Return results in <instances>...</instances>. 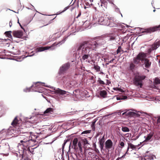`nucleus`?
<instances>
[{
    "label": "nucleus",
    "mask_w": 160,
    "mask_h": 160,
    "mask_svg": "<svg viewBox=\"0 0 160 160\" xmlns=\"http://www.w3.org/2000/svg\"><path fill=\"white\" fill-rule=\"evenodd\" d=\"M79 142H80L79 141ZM78 142H79L78 141V138H75L72 141L73 145L72 148L75 149H76V148H77V144H78Z\"/></svg>",
    "instance_id": "obj_19"
},
{
    "label": "nucleus",
    "mask_w": 160,
    "mask_h": 160,
    "mask_svg": "<svg viewBox=\"0 0 160 160\" xmlns=\"http://www.w3.org/2000/svg\"><path fill=\"white\" fill-rule=\"evenodd\" d=\"M100 95L101 97L105 98L107 95V92L105 90H102L100 91Z\"/></svg>",
    "instance_id": "obj_25"
},
{
    "label": "nucleus",
    "mask_w": 160,
    "mask_h": 160,
    "mask_svg": "<svg viewBox=\"0 0 160 160\" xmlns=\"http://www.w3.org/2000/svg\"><path fill=\"white\" fill-rule=\"evenodd\" d=\"M146 55L145 53L143 52L140 53L134 59V62L135 64H138L141 61L142 63L145 59L146 58Z\"/></svg>",
    "instance_id": "obj_7"
},
{
    "label": "nucleus",
    "mask_w": 160,
    "mask_h": 160,
    "mask_svg": "<svg viewBox=\"0 0 160 160\" xmlns=\"http://www.w3.org/2000/svg\"><path fill=\"white\" fill-rule=\"evenodd\" d=\"M54 90H55V93L56 94H57L62 95H64L66 94L67 96L69 95L70 94V93L66 91L63 90H62L59 88H58L56 89H55V88H54Z\"/></svg>",
    "instance_id": "obj_10"
},
{
    "label": "nucleus",
    "mask_w": 160,
    "mask_h": 160,
    "mask_svg": "<svg viewBox=\"0 0 160 160\" xmlns=\"http://www.w3.org/2000/svg\"><path fill=\"white\" fill-rule=\"evenodd\" d=\"M122 130L124 132H128L130 131L129 128L126 127H122Z\"/></svg>",
    "instance_id": "obj_30"
},
{
    "label": "nucleus",
    "mask_w": 160,
    "mask_h": 160,
    "mask_svg": "<svg viewBox=\"0 0 160 160\" xmlns=\"http://www.w3.org/2000/svg\"><path fill=\"white\" fill-rule=\"evenodd\" d=\"M95 123V122H92V125H91L92 127L94 126Z\"/></svg>",
    "instance_id": "obj_50"
},
{
    "label": "nucleus",
    "mask_w": 160,
    "mask_h": 160,
    "mask_svg": "<svg viewBox=\"0 0 160 160\" xmlns=\"http://www.w3.org/2000/svg\"><path fill=\"white\" fill-rule=\"evenodd\" d=\"M136 146L134 145L131 144V143H128V147L127 148V152H126V154L128 153V152L129 148H131L132 150L135 149H136Z\"/></svg>",
    "instance_id": "obj_24"
},
{
    "label": "nucleus",
    "mask_w": 160,
    "mask_h": 160,
    "mask_svg": "<svg viewBox=\"0 0 160 160\" xmlns=\"http://www.w3.org/2000/svg\"><path fill=\"white\" fill-rule=\"evenodd\" d=\"M84 94H85V97H88L90 96V95H89L88 94V92L87 91H84Z\"/></svg>",
    "instance_id": "obj_39"
},
{
    "label": "nucleus",
    "mask_w": 160,
    "mask_h": 160,
    "mask_svg": "<svg viewBox=\"0 0 160 160\" xmlns=\"http://www.w3.org/2000/svg\"><path fill=\"white\" fill-rule=\"evenodd\" d=\"M89 1L91 2H93V0H89Z\"/></svg>",
    "instance_id": "obj_60"
},
{
    "label": "nucleus",
    "mask_w": 160,
    "mask_h": 160,
    "mask_svg": "<svg viewBox=\"0 0 160 160\" xmlns=\"http://www.w3.org/2000/svg\"><path fill=\"white\" fill-rule=\"evenodd\" d=\"M135 67V65L133 63H131L130 65L129 68L131 70H132Z\"/></svg>",
    "instance_id": "obj_31"
},
{
    "label": "nucleus",
    "mask_w": 160,
    "mask_h": 160,
    "mask_svg": "<svg viewBox=\"0 0 160 160\" xmlns=\"http://www.w3.org/2000/svg\"><path fill=\"white\" fill-rule=\"evenodd\" d=\"M113 143L110 139H108L105 143V148L107 149H111Z\"/></svg>",
    "instance_id": "obj_14"
},
{
    "label": "nucleus",
    "mask_w": 160,
    "mask_h": 160,
    "mask_svg": "<svg viewBox=\"0 0 160 160\" xmlns=\"http://www.w3.org/2000/svg\"><path fill=\"white\" fill-rule=\"evenodd\" d=\"M104 137L103 136L99 141V144L104 143Z\"/></svg>",
    "instance_id": "obj_34"
},
{
    "label": "nucleus",
    "mask_w": 160,
    "mask_h": 160,
    "mask_svg": "<svg viewBox=\"0 0 160 160\" xmlns=\"http://www.w3.org/2000/svg\"><path fill=\"white\" fill-rule=\"evenodd\" d=\"M119 145L122 148L124 147V143L122 141H121L119 142Z\"/></svg>",
    "instance_id": "obj_40"
},
{
    "label": "nucleus",
    "mask_w": 160,
    "mask_h": 160,
    "mask_svg": "<svg viewBox=\"0 0 160 160\" xmlns=\"http://www.w3.org/2000/svg\"><path fill=\"white\" fill-rule=\"evenodd\" d=\"M92 65H93L94 68L97 72H98L100 71V67L95 64V63H93V64Z\"/></svg>",
    "instance_id": "obj_27"
},
{
    "label": "nucleus",
    "mask_w": 160,
    "mask_h": 160,
    "mask_svg": "<svg viewBox=\"0 0 160 160\" xmlns=\"http://www.w3.org/2000/svg\"><path fill=\"white\" fill-rule=\"evenodd\" d=\"M105 40L103 39H100L97 40L92 42H86L87 44L88 45L92 50L99 48L105 43Z\"/></svg>",
    "instance_id": "obj_4"
},
{
    "label": "nucleus",
    "mask_w": 160,
    "mask_h": 160,
    "mask_svg": "<svg viewBox=\"0 0 160 160\" xmlns=\"http://www.w3.org/2000/svg\"><path fill=\"white\" fill-rule=\"evenodd\" d=\"M153 135V133L151 132L147 136L144 137L145 140H144V142H150L152 140V138Z\"/></svg>",
    "instance_id": "obj_12"
},
{
    "label": "nucleus",
    "mask_w": 160,
    "mask_h": 160,
    "mask_svg": "<svg viewBox=\"0 0 160 160\" xmlns=\"http://www.w3.org/2000/svg\"><path fill=\"white\" fill-rule=\"evenodd\" d=\"M157 122L158 123H160V117L158 118L157 120Z\"/></svg>",
    "instance_id": "obj_52"
},
{
    "label": "nucleus",
    "mask_w": 160,
    "mask_h": 160,
    "mask_svg": "<svg viewBox=\"0 0 160 160\" xmlns=\"http://www.w3.org/2000/svg\"><path fill=\"white\" fill-rule=\"evenodd\" d=\"M159 47V44H158L157 42H156L152 45L151 48L149 49V50L152 51L156 49Z\"/></svg>",
    "instance_id": "obj_21"
},
{
    "label": "nucleus",
    "mask_w": 160,
    "mask_h": 160,
    "mask_svg": "<svg viewBox=\"0 0 160 160\" xmlns=\"http://www.w3.org/2000/svg\"><path fill=\"white\" fill-rule=\"evenodd\" d=\"M34 54H34V53H33V54H31V55H30L29 56H30V57L34 55Z\"/></svg>",
    "instance_id": "obj_57"
},
{
    "label": "nucleus",
    "mask_w": 160,
    "mask_h": 160,
    "mask_svg": "<svg viewBox=\"0 0 160 160\" xmlns=\"http://www.w3.org/2000/svg\"><path fill=\"white\" fill-rule=\"evenodd\" d=\"M67 142V141H64V143L63 144V148L64 146L66 144V143Z\"/></svg>",
    "instance_id": "obj_55"
},
{
    "label": "nucleus",
    "mask_w": 160,
    "mask_h": 160,
    "mask_svg": "<svg viewBox=\"0 0 160 160\" xmlns=\"http://www.w3.org/2000/svg\"><path fill=\"white\" fill-rule=\"evenodd\" d=\"M86 4L87 6H88L89 7H90L92 5V3L89 4L88 2L86 3Z\"/></svg>",
    "instance_id": "obj_49"
},
{
    "label": "nucleus",
    "mask_w": 160,
    "mask_h": 160,
    "mask_svg": "<svg viewBox=\"0 0 160 160\" xmlns=\"http://www.w3.org/2000/svg\"><path fill=\"white\" fill-rule=\"evenodd\" d=\"M127 96H122L120 97L117 98V99L118 100H122V99H127Z\"/></svg>",
    "instance_id": "obj_33"
},
{
    "label": "nucleus",
    "mask_w": 160,
    "mask_h": 160,
    "mask_svg": "<svg viewBox=\"0 0 160 160\" xmlns=\"http://www.w3.org/2000/svg\"><path fill=\"white\" fill-rule=\"evenodd\" d=\"M121 47L120 46L118 47V49L117 51V54L118 53L121 51Z\"/></svg>",
    "instance_id": "obj_43"
},
{
    "label": "nucleus",
    "mask_w": 160,
    "mask_h": 160,
    "mask_svg": "<svg viewBox=\"0 0 160 160\" xmlns=\"http://www.w3.org/2000/svg\"><path fill=\"white\" fill-rule=\"evenodd\" d=\"M104 143L99 144L100 145V148L101 149H103L104 147Z\"/></svg>",
    "instance_id": "obj_46"
},
{
    "label": "nucleus",
    "mask_w": 160,
    "mask_h": 160,
    "mask_svg": "<svg viewBox=\"0 0 160 160\" xmlns=\"http://www.w3.org/2000/svg\"><path fill=\"white\" fill-rule=\"evenodd\" d=\"M154 82L156 84H160V79L158 78H156L155 79Z\"/></svg>",
    "instance_id": "obj_32"
},
{
    "label": "nucleus",
    "mask_w": 160,
    "mask_h": 160,
    "mask_svg": "<svg viewBox=\"0 0 160 160\" xmlns=\"http://www.w3.org/2000/svg\"><path fill=\"white\" fill-rule=\"evenodd\" d=\"M115 59V57L114 58H112L111 60L109 61V63H111Z\"/></svg>",
    "instance_id": "obj_47"
},
{
    "label": "nucleus",
    "mask_w": 160,
    "mask_h": 160,
    "mask_svg": "<svg viewBox=\"0 0 160 160\" xmlns=\"http://www.w3.org/2000/svg\"><path fill=\"white\" fill-rule=\"evenodd\" d=\"M81 13H79V14L78 15V16L77 17V18L78 17H79L81 15Z\"/></svg>",
    "instance_id": "obj_59"
},
{
    "label": "nucleus",
    "mask_w": 160,
    "mask_h": 160,
    "mask_svg": "<svg viewBox=\"0 0 160 160\" xmlns=\"http://www.w3.org/2000/svg\"><path fill=\"white\" fill-rule=\"evenodd\" d=\"M91 132V130H86V131H84L83 132L82 134H88V133H89L90 132Z\"/></svg>",
    "instance_id": "obj_41"
},
{
    "label": "nucleus",
    "mask_w": 160,
    "mask_h": 160,
    "mask_svg": "<svg viewBox=\"0 0 160 160\" xmlns=\"http://www.w3.org/2000/svg\"><path fill=\"white\" fill-rule=\"evenodd\" d=\"M139 137V136H138L136 137V139H137V138H138Z\"/></svg>",
    "instance_id": "obj_61"
},
{
    "label": "nucleus",
    "mask_w": 160,
    "mask_h": 160,
    "mask_svg": "<svg viewBox=\"0 0 160 160\" xmlns=\"http://www.w3.org/2000/svg\"><path fill=\"white\" fill-rule=\"evenodd\" d=\"M160 28V25L158 26H156L154 27L150 28L149 29L151 32H154L158 30V28Z\"/></svg>",
    "instance_id": "obj_29"
},
{
    "label": "nucleus",
    "mask_w": 160,
    "mask_h": 160,
    "mask_svg": "<svg viewBox=\"0 0 160 160\" xmlns=\"http://www.w3.org/2000/svg\"><path fill=\"white\" fill-rule=\"evenodd\" d=\"M122 115H125L128 117L137 116L138 114L136 113L130 111H127L122 113Z\"/></svg>",
    "instance_id": "obj_13"
},
{
    "label": "nucleus",
    "mask_w": 160,
    "mask_h": 160,
    "mask_svg": "<svg viewBox=\"0 0 160 160\" xmlns=\"http://www.w3.org/2000/svg\"><path fill=\"white\" fill-rule=\"evenodd\" d=\"M73 95L77 98H80V91L79 90H76L73 92Z\"/></svg>",
    "instance_id": "obj_20"
},
{
    "label": "nucleus",
    "mask_w": 160,
    "mask_h": 160,
    "mask_svg": "<svg viewBox=\"0 0 160 160\" xmlns=\"http://www.w3.org/2000/svg\"><path fill=\"white\" fill-rule=\"evenodd\" d=\"M111 58V57H110V56H109L108 57V60H109V59H110Z\"/></svg>",
    "instance_id": "obj_58"
},
{
    "label": "nucleus",
    "mask_w": 160,
    "mask_h": 160,
    "mask_svg": "<svg viewBox=\"0 0 160 160\" xmlns=\"http://www.w3.org/2000/svg\"><path fill=\"white\" fill-rule=\"evenodd\" d=\"M20 142L21 143H22V142H26V141H25V140H21L20 141Z\"/></svg>",
    "instance_id": "obj_53"
},
{
    "label": "nucleus",
    "mask_w": 160,
    "mask_h": 160,
    "mask_svg": "<svg viewBox=\"0 0 160 160\" xmlns=\"http://www.w3.org/2000/svg\"><path fill=\"white\" fill-rule=\"evenodd\" d=\"M12 22L11 21H10L9 22V26L10 27H11L12 26Z\"/></svg>",
    "instance_id": "obj_51"
},
{
    "label": "nucleus",
    "mask_w": 160,
    "mask_h": 160,
    "mask_svg": "<svg viewBox=\"0 0 160 160\" xmlns=\"http://www.w3.org/2000/svg\"><path fill=\"white\" fill-rule=\"evenodd\" d=\"M31 6L32 7V8H33L34 9H35L34 8V7H33V6H32V5H31Z\"/></svg>",
    "instance_id": "obj_62"
},
{
    "label": "nucleus",
    "mask_w": 160,
    "mask_h": 160,
    "mask_svg": "<svg viewBox=\"0 0 160 160\" xmlns=\"http://www.w3.org/2000/svg\"><path fill=\"white\" fill-rule=\"evenodd\" d=\"M93 22L98 23L99 24L104 25H106L107 22V20L105 19L104 18L102 17H100L98 18L97 19L96 17H94L93 19Z\"/></svg>",
    "instance_id": "obj_8"
},
{
    "label": "nucleus",
    "mask_w": 160,
    "mask_h": 160,
    "mask_svg": "<svg viewBox=\"0 0 160 160\" xmlns=\"http://www.w3.org/2000/svg\"><path fill=\"white\" fill-rule=\"evenodd\" d=\"M12 34L14 37L20 38L23 35V32L20 30L14 31L12 32Z\"/></svg>",
    "instance_id": "obj_11"
},
{
    "label": "nucleus",
    "mask_w": 160,
    "mask_h": 160,
    "mask_svg": "<svg viewBox=\"0 0 160 160\" xmlns=\"http://www.w3.org/2000/svg\"><path fill=\"white\" fill-rule=\"evenodd\" d=\"M78 146L79 148V149L81 152H82V144L80 142H78Z\"/></svg>",
    "instance_id": "obj_35"
},
{
    "label": "nucleus",
    "mask_w": 160,
    "mask_h": 160,
    "mask_svg": "<svg viewBox=\"0 0 160 160\" xmlns=\"http://www.w3.org/2000/svg\"><path fill=\"white\" fill-rule=\"evenodd\" d=\"M67 37L63 39V40L59 42L58 43H55L52 44L50 46H46L45 47H40L37 48L35 50V52L36 53L38 52H42L45 50H47L50 49L51 50H54L56 46H59L60 45L64 43L65 41L66 40Z\"/></svg>",
    "instance_id": "obj_3"
},
{
    "label": "nucleus",
    "mask_w": 160,
    "mask_h": 160,
    "mask_svg": "<svg viewBox=\"0 0 160 160\" xmlns=\"http://www.w3.org/2000/svg\"><path fill=\"white\" fill-rule=\"evenodd\" d=\"M68 7H65L64 8V10L62 11L61 13H62V12H65L66 10L67 9H68Z\"/></svg>",
    "instance_id": "obj_48"
},
{
    "label": "nucleus",
    "mask_w": 160,
    "mask_h": 160,
    "mask_svg": "<svg viewBox=\"0 0 160 160\" xmlns=\"http://www.w3.org/2000/svg\"><path fill=\"white\" fill-rule=\"evenodd\" d=\"M157 42L158 43V44H159V46L160 45V40H159L158 42Z\"/></svg>",
    "instance_id": "obj_56"
},
{
    "label": "nucleus",
    "mask_w": 160,
    "mask_h": 160,
    "mask_svg": "<svg viewBox=\"0 0 160 160\" xmlns=\"http://www.w3.org/2000/svg\"><path fill=\"white\" fill-rule=\"evenodd\" d=\"M92 50L87 44L86 42L81 43L78 48L76 52V56L80 57L82 55V59L86 62L92 64V62L95 63V62L92 58L91 51ZM75 53H74V55Z\"/></svg>",
    "instance_id": "obj_1"
},
{
    "label": "nucleus",
    "mask_w": 160,
    "mask_h": 160,
    "mask_svg": "<svg viewBox=\"0 0 160 160\" xmlns=\"http://www.w3.org/2000/svg\"><path fill=\"white\" fill-rule=\"evenodd\" d=\"M116 20L113 17H109L108 20L107 21V23L106 24V25L109 26L110 27H122V28L123 26L119 24H118L116 22Z\"/></svg>",
    "instance_id": "obj_6"
},
{
    "label": "nucleus",
    "mask_w": 160,
    "mask_h": 160,
    "mask_svg": "<svg viewBox=\"0 0 160 160\" xmlns=\"http://www.w3.org/2000/svg\"><path fill=\"white\" fill-rule=\"evenodd\" d=\"M145 76L140 75L138 73L136 74L133 79L134 84L138 87L141 88L142 85V80L145 78Z\"/></svg>",
    "instance_id": "obj_5"
},
{
    "label": "nucleus",
    "mask_w": 160,
    "mask_h": 160,
    "mask_svg": "<svg viewBox=\"0 0 160 160\" xmlns=\"http://www.w3.org/2000/svg\"><path fill=\"white\" fill-rule=\"evenodd\" d=\"M38 83L40 85H42V86H46L42 84H45L44 82H37L34 83L30 88H27L23 89L24 92H28L30 91L38 92H41L43 91V89L42 88H41V86L38 85Z\"/></svg>",
    "instance_id": "obj_2"
},
{
    "label": "nucleus",
    "mask_w": 160,
    "mask_h": 160,
    "mask_svg": "<svg viewBox=\"0 0 160 160\" xmlns=\"http://www.w3.org/2000/svg\"><path fill=\"white\" fill-rule=\"evenodd\" d=\"M114 90H118L119 91L121 92H123V91L122 89L120 88H114L113 89Z\"/></svg>",
    "instance_id": "obj_45"
},
{
    "label": "nucleus",
    "mask_w": 160,
    "mask_h": 160,
    "mask_svg": "<svg viewBox=\"0 0 160 160\" xmlns=\"http://www.w3.org/2000/svg\"><path fill=\"white\" fill-rule=\"evenodd\" d=\"M12 53L14 54H17L18 53H17V52L15 51H12Z\"/></svg>",
    "instance_id": "obj_54"
},
{
    "label": "nucleus",
    "mask_w": 160,
    "mask_h": 160,
    "mask_svg": "<svg viewBox=\"0 0 160 160\" xmlns=\"http://www.w3.org/2000/svg\"><path fill=\"white\" fill-rule=\"evenodd\" d=\"M78 85V83L76 81L73 80L66 83V86L68 89H70L72 88H74L77 87Z\"/></svg>",
    "instance_id": "obj_9"
},
{
    "label": "nucleus",
    "mask_w": 160,
    "mask_h": 160,
    "mask_svg": "<svg viewBox=\"0 0 160 160\" xmlns=\"http://www.w3.org/2000/svg\"><path fill=\"white\" fill-rule=\"evenodd\" d=\"M12 31H11L6 32L5 33L6 36L9 38L10 40H12V36L11 35Z\"/></svg>",
    "instance_id": "obj_22"
},
{
    "label": "nucleus",
    "mask_w": 160,
    "mask_h": 160,
    "mask_svg": "<svg viewBox=\"0 0 160 160\" xmlns=\"http://www.w3.org/2000/svg\"><path fill=\"white\" fill-rule=\"evenodd\" d=\"M70 66V64L69 63H67L63 64L60 68V72L62 73L63 72L67 70L69 68Z\"/></svg>",
    "instance_id": "obj_15"
},
{
    "label": "nucleus",
    "mask_w": 160,
    "mask_h": 160,
    "mask_svg": "<svg viewBox=\"0 0 160 160\" xmlns=\"http://www.w3.org/2000/svg\"><path fill=\"white\" fill-rule=\"evenodd\" d=\"M18 124V121L17 119V117L15 118L14 120L11 123L12 125L13 126H16Z\"/></svg>",
    "instance_id": "obj_28"
},
{
    "label": "nucleus",
    "mask_w": 160,
    "mask_h": 160,
    "mask_svg": "<svg viewBox=\"0 0 160 160\" xmlns=\"http://www.w3.org/2000/svg\"><path fill=\"white\" fill-rule=\"evenodd\" d=\"M115 11L116 12H119L121 14L122 17V14L120 12V10H119V9L117 7H116L115 9Z\"/></svg>",
    "instance_id": "obj_42"
},
{
    "label": "nucleus",
    "mask_w": 160,
    "mask_h": 160,
    "mask_svg": "<svg viewBox=\"0 0 160 160\" xmlns=\"http://www.w3.org/2000/svg\"><path fill=\"white\" fill-rule=\"evenodd\" d=\"M98 82L100 84H104V82L102 80H101L100 78H98Z\"/></svg>",
    "instance_id": "obj_36"
},
{
    "label": "nucleus",
    "mask_w": 160,
    "mask_h": 160,
    "mask_svg": "<svg viewBox=\"0 0 160 160\" xmlns=\"http://www.w3.org/2000/svg\"><path fill=\"white\" fill-rule=\"evenodd\" d=\"M31 132H30L29 133H25V135L22 136V138H23V140L26 141L27 142L29 141L31 139V136L30 135Z\"/></svg>",
    "instance_id": "obj_17"
},
{
    "label": "nucleus",
    "mask_w": 160,
    "mask_h": 160,
    "mask_svg": "<svg viewBox=\"0 0 160 160\" xmlns=\"http://www.w3.org/2000/svg\"><path fill=\"white\" fill-rule=\"evenodd\" d=\"M155 138L157 139H160V132H158L155 136Z\"/></svg>",
    "instance_id": "obj_37"
},
{
    "label": "nucleus",
    "mask_w": 160,
    "mask_h": 160,
    "mask_svg": "<svg viewBox=\"0 0 160 160\" xmlns=\"http://www.w3.org/2000/svg\"><path fill=\"white\" fill-rule=\"evenodd\" d=\"M7 40L6 39H0V42L3 43V44H6L8 45L9 44L8 43H5V42H6Z\"/></svg>",
    "instance_id": "obj_38"
},
{
    "label": "nucleus",
    "mask_w": 160,
    "mask_h": 160,
    "mask_svg": "<svg viewBox=\"0 0 160 160\" xmlns=\"http://www.w3.org/2000/svg\"><path fill=\"white\" fill-rule=\"evenodd\" d=\"M89 24L90 23L89 22L86 21L83 23L82 27L83 28H88Z\"/></svg>",
    "instance_id": "obj_26"
},
{
    "label": "nucleus",
    "mask_w": 160,
    "mask_h": 160,
    "mask_svg": "<svg viewBox=\"0 0 160 160\" xmlns=\"http://www.w3.org/2000/svg\"><path fill=\"white\" fill-rule=\"evenodd\" d=\"M115 37L114 36H111L109 38V40L110 41L113 40H115Z\"/></svg>",
    "instance_id": "obj_44"
},
{
    "label": "nucleus",
    "mask_w": 160,
    "mask_h": 160,
    "mask_svg": "<svg viewBox=\"0 0 160 160\" xmlns=\"http://www.w3.org/2000/svg\"><path fill=\"white\" fill-rule=\"evenodd\" d=\"M70 79L71 77L70 76L67 75L63 77L62 78L61 80L64 83H65L66 82H68L70 80Z\"/></svg>",
    "instance_id": "obj_18"
},
{
    "label": "nucleus",
    "mask_w": 160,
    "mask_h": 160,
    "mask_svg": "<svg viewBox=\"0 0 160 160\" xmlns=\"http://www.w3.org/2000/svg\"><path fill=\"white\" fill-rule=\"evenodd\" d=\"M53 112V110L52 108H47L44 112V114H45V115H46V114H45L46 113H52Z\"/></svg>",
    "instance_id": "obj_23"
},
{
    "label": "nucleus",
    "mask_w": 160,
    "mask_h": 160,
    "mask_svg": "<svg viewBox=\"0 0 160 160\" xmlns=\"http://www.w3.org/2000/svg\"><path fill=\"white\" fill-rule=\"evenodd\" d=\"M159 66L160 67V60L159 61Z\"/></svg>",
    "instance_id": "obj_64"
},
{
    "label": "nucleus",
    "mask_w": 160,
    "mask_h": 160,
    "mask_svg": "<svg viewBox=\"0 0 160 160\" xmlns=\"http://www.w3.org/2000/svg\"><path fill=\"white\" fill-rule=\"evenodd\" d=\"M2 114L1 113V112H0V117L1 116H2Z\"/></svg>",
    "instance_id": "obj_63"
},
{
    "label": "nucleus",
    "mask_w": 160,
    "mask_h": 160,
    "mask_svg": "<svg viewBox=\"0 0 160 160\" xmlns=\"http://www.w3.org/2000/svg\"><path fill=\"white\" fill-rule=\"evenodd\" d=\"M143 62L144 67L146 68L145 69L148 68L150 67L151 64V62L149 60L146 58Z\"/></svg>",
    "instance_id": "obj_16"
}]
</instances>
